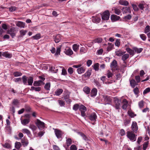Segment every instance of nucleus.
<instances>
[{
  "instance_id": "f257e3e1",
  "label": "nucleus",
  "mask_w": 150,
  "mask_h": 150,
  "mask_svg": "<svg viewBox=\"0 0 150 150\" xmlns=\"http://www.w3.org/2000/svg\"><path fill=\"white\" fill-rule=\"evenodd\" d=\"M127 137L132 142L135 141L136 137L135 134L131 131H127Z\"/></svg>"
},
{
  "instance_id": "f03ea898",
  "label": "nucleus",
  "mask_w": 150,
  "mask_h": 150,
  "mask_svg": "<svg viewBox=\"0 0 150 150\" xmlns=\"http://www.w3.org/2000/svg\"><path fill=\"white\" fill-rule=\"evenodd\" d=\"M110 14L108 10L105 11L101 15L102 19L104 21H107L108 20Z\"/></svg>"
},
{
  "instance_id": "7ed1b4c3",
  "label": "nucleus",
  "mask_w": 150,
  "mask_h": 150,
  "mask_svg": "<svg viewBox=\"0 0 150 150\" xmlns=\"http://www.w3.org/2000/svg\"><path fill=\"white\" fill-rule=\"evenodd\" d=\"M103 100L105 102V104H110L112 100V98L110 96L106 95L102 96Z\"/></svg>"
},
{
  "instance_id": "20e7f679",
  "label": "nucleus",
  "mask_w": 150,
  "mask_h": 150,
  "mask_svg": "<svg viewBox=\"0 0 150 150\" xmlns=\"http://www.w3.org/2000/svg\"><path fill=\"white\" fill-rule=\"evenodd\" d=\"M35 124L39 129H42L45 127V123L39 119H37Z\"/></svg>"
},
{
  "instance_id": "39448f33",
  "label": "nucleus",
  "mask_w": 150,
  "mask_h": 150,
  "mask_svg": "<svg viewBox=\"0 0 150 150\" xmlns=\"http://www.w3.org/2000/svg\"><path fill=\"white\" fill-rule=\"evenodd\" d=\"M79 110L80 111L81 115L83 117L85 116L86 115L85 112L86 111V108L83 105H81L79 108Z\"/></svg>"
},
{
  "instance_id": "423d86ee",
  "label": "nucleus",
  "mask_w": 150,
  "mask_h": 150,
  "mask_svg": "<svg viewBox=\"0 0 150 150\" xmlns=\"http://www.w3.org/2000/svg\"><path fill=\"white\" fill-rule=\"evenodd\" d=\"M131 128L132 131L136 133L138 130V127L137 122H133L131 125Z\"/></svg>"
},
{
  "instance_id": "0eeeda50",
  "label": "nucleus",
  "mask_w": 150,
  "mask_h": 150,
  "mask_svg": "<svg viewBox=\"0 0 150 150\" xmlns=\"http://www.w3.org/2000/svg\"><path fill=\"white\" fill-rule=\"evenodd\" d=\"M15 31V28L14 27H12L7 31V33L10 34L12 37L13 38L16 35Z\"/></svg>"
},
{
  "instance_id": "6e6552de",
  "label": "nucleus",
  "mask_w": 150,
  "mask_h": 150,
  "mask_svg": "<svg viewBox=\"0 0 150 150\" xmlns=\"http://www.w3.org/2000/svg\"><path fill=\"white\" fill-rule=\"evenodd\" d=\"M54 133L57 138H61L63 134L62 131L57 129H54Z\"/></svg>"
},
{
  "instance_id": "1a4fd4ad",
  "label": "nucleus",
  "mask_w": 150,
  "mask_h": 150,
  "mask_svg": "<svg viewBox=\"0 0 150 150\" xmlns=\"http://www.w3.org/2000/svg\"><path fill=\"white\" fill-rule=\"evenodd\" d=\"M97 118V116L95 112L92 113L89 116V119L92 121H96Z\"/></svg>"
},
{
  "instance_id": "9d476101",
  "label": "nucleus",
  "mask_w": 150,
  "mask_h": 150,
  "mask_svg": "<svg viewBox=\"0 0 150 150\" xmlns=\"http://www.w3.org/2000/svg\"><path fill=\"white\" fill-rule=\"evenodd\" d=\"M44 83L42 81L40 80L38 81H35L33 83V85L35 86H39L44 85Z\"/></svg>"
},
{
  "instance_id": "9b49d317",
  "label": "nucleus",
  "mask_w": 150,
  "mask_h": 150,
  "mask_svg": "<svg viewBox=\"0 0 150 150\" xmlns=\"http://www.w3.org/2000/svg\"><path fill=\"white\" fill-rule=\"evenodd\" d=\"M117 63V61L115 60H114L112 62L110 65V67L112 70H115L116 69Z\"/></svg>"
},
{
  "instance_id": "f8f14e48",
  "label": "nucleus",
  "mask_w": 150,
  "mask_h": 150,
  "mask_svg": "<svg viewBox=\"0 0 150 150\" xmlns=\"http://www.w3.org/2000/svg\"><path fill=\"white\" fill-rule=\"evenodd\" d=\"M110 18L112 21H115L119 20L120 17L115 15L113 14L111 15Z\"/></svg>"
},
{
  "instance_id": "ddd939ff",
  "label": "nucleus",
  "mask_w": 150,
  "mask_h": 150,
  "mask_svg": "<svg viewBox=\"0 0 150 150\" xmlns=\"http://www.w3.org/2000/svg\"><path fill=\"white\" fill-rule=\"evenodd\" d=\"M121 103V101L119 100H115V107L116 109H118L119 108Z\"/></svg>"
},
{
  "instance_id": "4468645a",
  "label": "nucleus",
  "mask_w": 150,
  "mask_h": 150,
  "mask_svg": "<svg viewBox=\"0 0 150 150\" xmlns=\"http://www.w3.org/2000/svg\"><path fill=\"white\" fill-rule=\"evenodd\" d=\"M29 118L25 119L23 120H21V121L22 124L23 125H25L28 124L30 122Z\"/></svg>"
},
{
  "instance_id": "2eb2a0df",
  "label": "nucleus",
  "mask_w": 150,
  "mask_h": 150,
  "mask_svg": "<svg viewBox=\"0 0 150 150\" xmlns=\"http://www.w3.org/2000/svg\"><path fill=\"white\" fill-rule=\"evenodd\" d=\"M122 10V11L123 13H130L131 10L129 7H123Z\"/></svg>"
},
{
  "instance_id": "dca6fc26",
  "label": "nucleus",
  "mask_w": 150,
  "mask_h": 150,
  "mask_svg": "<svg viewBox=\"0 0 150 150\" xmlns=\"http://www.w3.org/2000/svg\"><path fill=\"white\" fill-rule=\"evenodd\" d=\"M25 23L19 21L16 24V25L18 27L22 28H24L25 26Z\"/></svg>"
},
{
  "instance_id": "f3484780",
  "label": "nucleus",
  "mask_w": 150,
  "mask_h": 150,
  "mask_svg": "<svg viewBox=\"0 0 150 150\" xmlns=\"http://www.w3.org/2000/svg\"><path fill=\"white\" fill-rule=\"evenodd\" d=\"M100 19L97 16L92 17V21L94 23H98L100 22Z\"/></svg>"
},
{
  "instance_id": "a211bd4d",
  "label": "nucleus",
  "mask_w": 150,
  "mask_h": 150,
  "mask_svg": "<svg viewBox=\"0 0 150 150\" xmlns=\"http://www.w3.org/2000/svg\"><path fill=\"white\" fill-rule=\"evenodd\" d=\"M97 90L96 88L93 89L91 91V97L95 96H96L97 93Z\"/></svg>"
},
{
  "instance_id": "6ab92c4d",
  "label": "nucleus",
  "mask_w": 150,
  "mask_h": 150,
  "mask_svg": "<svg viewBox=\"0 0 150 150\" xmlns=\"http://www.w3.org/2000/svg\"><path fill=\"white\" fill-rule=\"evenodd\" d=\"M63 90L62 89H58L55 92V94L56 96H59L63 92Z\"/></svg>"
},
{
  "instance_id": "aec40b11",
  "label": "nucleus",
  "mask_w": 150,
  "mask_h": 150,
  "mask_svg": "<svg viewBox=\"0 0 150 150\" xmlns=\"http://www.w3.org/2000/svg\"><path fill=\"white\" fill-rule=\"evenodd\" d=\"M112 10H114L115 13L117 15H120L121 13V11L120 9L115 7L112 8Z\"/></svg>"
},
{
  "instance_id": "412c9836",
  "label": "nucleus",
  "mask_w": 150,
  "mask_h": 150,
  "mask_svg": "<svg viewBox=\"0 0 150 150\" xmlns=\"http://www.w3.org/2000/svg\"><path fill=\"white\" fill-rule=\"evenodd\" d=\"M64 52L67 55H71L73 53L72 51L70 48H68L67 50H65Z\"/></svg>"
},
{
  "instance_id": "4be33fe9",
  "label": "nucleus",
  "mask_w": 150,
  "mask_h": 150,
  "mask_svg": "<svg viewBox=\"0 0 150 150\" xmlns=\"http://www.w3.org/2000/svg\"><path fill=\"white\" fill-rule=\"evenodd\" d=\"M27 31L26 30H22L19 31V33L20 35L19 36L20 37H23V36L25 35Z\"/></svg>"
},
{
  "instance_id": "5701e85b",
  "label": "nucleus",
  "mask_w": 150,
  "mask_h": 150,
  "mask_svg": "<svg viewBox=\"0 0 150 150\" xmlns=\"http://www.w3.org/2000/svg\"><path fill=\"white\" fill-rule=\"evenodd\" d=\"M119 3L121 5L125 6H127L129 4V3L128 1L123 0H120L119 1Z\"/></svg>"
},
{
  "instance_id": "b1692460",
  "label": "nucleus",
  "mask_w": 150,
  "mask_h": 150,
  "mask_svg": "<svg viewBox=\"0 0 150 150\" xmlns=\"http://www.w3.org/2000/svg\"><path fill=\"white\" fill-rule=\"evenodd\" d=\"M21 143H22L23 145L24 146H26L28 144V142L27 140L25 139H23L21 140Z\"/></svg>"
},
{
  "instance_id": "393cba45",
  "label": "nucleus",
  "mask_w": 150,
  "mask_h": 150,
  "mask_svg": "<svg viewBox=\"0 0 150 150\" xmlns=\"http://www.w3.org/2000/svg\"><path fill=\"white\" fill-rule=\"evenodd\" d=\"M85 69L83 67H81L77 69V71L79 74H82L85 71Z\"/></svg>"
},
{
  "instance_id": "a878e982",
  "label": "nucleus",
  "mask_w": 150,
  "mask_h": 150,
  "mask_svg": "<svg viewBox=\"0 0 150 150\" xmlns=\"http://www.w3.org/2000/svg\"><path fill=\"white\" fill-rule=\"evenodd\" d=\"M61 47V46H60L57 48L56 52L55 54V55L56 56H58L60 54Z\"/></svg>"
},
{
  "instance_id": "bb28decb",
  "label": "nucleus",
  "mask_w": 150,
  "mask_h": 150,
  "mask_svg": "<svg viewBox=\"0 0 150 150\" xmlns=\"http://www.w3.org/2000/svg\"><path fill=\"white\" fill-rule=\"evenodd\" d=\"M27 81L28 84L29 85H32L33 81V78L32 77L30 76L28 79Z\"/></svg>"
},
{
  "instance_id": "cd10ccee",
  "label": "nucleus",
  "mask_w": 150,
  "mask_h": 150,
  "mask_svg": "<svg viewBox=\"0 0 150 150\" xmlns=\"http://www.w3.org/2000/svg\"><path fill=\"white\" fill-rule=\"evenodd\" d=\"M64 99L67 103H70L71 102V100L69 99V95L67 94L64 97Z\"/></svg>"
},
{
  "instance_id": "c85d7f7f",
  "label": "nucleus",
  "mask_w": 150,
  "mask_h": 150,
  "mask_svg": "<svg viewBox=\"0 0 150 150\" xmlns=\"http://www.w3.org/2000/svg\"><path fill=\"white\" fill-rule=\"evenodd\" d=\"M61 40V35H57L54 39V41L56 43L59 42Z\"/></svg>"
},
{
  "instance_id": "c756f323",
  "label": "nucleus",
  "mask_w": 150,
  "mask_h": 150,
  "mask_svg": "<svg viewBox=\"0 0 150 150\" xmlns=\"http://www.w3.org/2000/svg\"><path fill=\"white\" fill-rule=\"evenodd\" d=\"M3 56L8 58H10L12 56V54H9L7 52H3Z\"/></svg>"
},
{
  "instance_id": "7c9ffc66",
  "label": "nucleus",
  "mask_w": 150,
  "mask_h": 150,
  "mask_svg": "<svg viewBox=\"0 0 150 150\" xmlns=\"http://www.w3.org/2000/svg\"><path fill=\"white\" fill-rule=\"evenodd\" d=\"M126 50L130 55H133L134 54V50H132L129 48H126Z\"/></svg>"
},
{
  "instance_id": "2f4dec72",
  "label": "nucleus",
  "mask_w": 150,
  "mask_h": 150,
  "mask_svg": "<svg viewBox=\"0 0 150 150\" xmlns=\"http://www.w3.org/2000/svg\"><path fill=\"white\" fill-rule=\"evenodd\" d=\"M83 91L86 93L88 94L90 93V89L87 86H85L84 88Z\"/></svg>"
},
{
  "instance_id": "473e14b6",
  "label": "nucleus",
  "mask_w": 150,
  "mask_h": 150,
  "mask_svg": "<svg viewBox=\"0 0 150 150\" xmlns=\"http://www.w3.org/2000/svg\"><path fill=\"white\" fill-rule=\"evenodd\" d=\"M128 114L129 116L131 118L134 117L136 116V115L134 114V112L131 111H129L128 112Z\"/></svg>"
},
{
  "instance_id": "72a5a7b5",
  "label": "nucleus",
  "mask_w": 150,
  "mask_h": 150,
  "mask_svg": "<svg viewBox=\"0 0 150 150\" xmlns=\"http://www.w3.org/2000/svg\"><path fill=\"white\" fill-rule=\"evenodd\" d=\"M22 131L23 133L26 134L28 135H30L31 134L30 131L27 129H22Z\"/></svg>"
},
{
  "instance_id": "f704fd0d",
  "label": "nucleus",
  "mask_w": 150,
  "mask_h": 150,
  "mask_svg": "<svg viewBox=\"0 0 150 150\" xmlns=\"http://www.w3.org/2000/svg\"><path fill=\"white\" fill-rule=\"evenodd\" d=\"M108 45L107 48V51L109 52L112 49L113 47V45L110 43H108Z\"/></svg>"
},
{
  "instance_id": "c9c22d12",
  "label": "nucleus",
  "mask_w": 150,
  "mask_h": 150,
  "mask_svg": "<svg viewBox=\"0 0 150 150\" xmlns=\"http://www.w3.org/2000/svg\"><path fill=\"white\" fill-rule=\"evenodd\" d=\"M130 84L132 88H134L137 85L136 82L134 79L130 80Z\"/></svg>"
},
{
  "instance_id": "e433bc0d",
  "label": "nucleus",
  "mask_w": 150,
  "mask_h": 150,
  "mask_svg": "<svg viewBox=\"0 0 150 150\" xmlns=\"http://www.w3.org/2000/svg\"><path fill=\"white\" fill-rule=\"evenodd\" d=\"M72 143V140L71 139L69 138L66 139V144L67 146H69Z\"/></svg>"
},
{
  "instance_id": "4c0bfd02",
  "label": "nucleus",
  "mask_w": 150,
  "mask_h": 150,
  "mask_svg": "<svg viewBox=\"0 0 150 150\" xmlns=\"http://www.w3.org/2000/svg\"><path fill=\"white\" fill-rule=\"evenodd\" d=\"M41 88L40 87H35L34 86H32L30 90H35L36 91H39L41 90Z\"/></svg>"
},
{
  "instance_id": "58836bf2",
  "label": "nucleus",
  "mask_w": 150,
  "mask_h": 150,
  "mask_svg": "<svg viewBox=\"0 0 150 150\" xmlns=\"http://www.w3.org/2000/svg\"><path fill=\"white\" fill-rule=\"evenodd\" d=\"M91 74V71L90 70L88 71L83 75L85 77L88 78Z\"/></svg>"
},
{
  "instance_id": "ea45409f",
  "label": "nucleus",
  "mask_w": 150,
  "mask_h": 150,
  "mask_svg": "<svg viewBox=\"0 0 150 150\" xmlns=\"http://www.w3.org/2000/svg\"><path fill=\"white\" fill-rule=\"evenodd\" d=\"M29 127L33 131H34L37 129V127L35 125L33 124H30L29 126Z\"/></svg>"
},
{
  "instance_id": "a19ab883",
  "label": "nucleus",
  "mask_w": 150,
  "mask_h": 150,
  "mask_svg": "<svg viewBox=\"0 0 150 150\" xmlns=\"http://www.w3.org/2000/svg\"><path fill=\"white\" fill-rule=\"evenodd\" d=\"M21 146V144L20 142H16L15 143V147L17 149H19Z\"/></svg>"
},
{
  "instance_id": "79ce46f5",
  "label": "nucleus",
  "mask_w": 150,
  "mask_h": 150,
  "mask_svg": "<svg viewBox=\"0 0 150 150\" xmlns=\"http://www.w3.org/2000/svg\"><path fill=\"white\" fill-rule=\"evenodd\" d=\"M50 87V84L49 83H46L45 86L44 88L47 91H49Z\"/></svg>"
},
{
  "instance_id": "37998d69",
  "label": "nucleus",
  "mask_w": 150,
  "mask_h": 150,
  "mask_svg": "<svg viewBox=\"0 0 150 150\" xmlns=\"http://www.w3.org/2000/svg\"><path fill=\"white\" fill-rule=\"evenodd\" d=\"M79 45L77 44H75L73 45V49L74 51L75 52L79 50Z\"/></svg>"
},
{
  "instance_id": "c03bdc74",
  "label": "nucleus",
  "mask_w": 150,
  "mask_h": 150,
  "mask_svg": "<svg viewBox=\"0 0 150 150\" xmlns=\"http://www.w3.org/2000/svg\"><path fill=\"white\" fill-rule=\"evenodd\" d=\"M150 31V26L147 25L145 28L144 30V33H146Z\"/></svg>"
},
{
  "instance_id": "a18cd8bd",
  "label": "nucleus",
  "mask_w": 150,
  "mask_h": 150,
  "mask_svg": "<svg viewBox=\"0 0 150 150\" xmlns=\"http://www.w3.org/2000/svg\"><path fill=\"white\" fill-rule=\"evenodd\" d=\"M32 38H33L34 39L38 40L40 39L41 38V36L40 34L38 33L36 34L35 36H33L32 37Z\"/></svg>"
},
{
  "instance_id": "49530a36",
  "label": "nucleus",
  "mask_w": 150,
  "mask_h": 150,
  "mask_svg": "<svg viewBox=\"0 0 150 150\" xmlns=\"http://www.w3.org/2000/svg\"><path fill=\"white\" fill-rule=\"evenodd\" d=\"M116 55L118 56H120L122 55L124 52L120 51H117L115 52Z\"/></svg>"
},
{
  "instance_id": "de8ad7c7",
  "label": "nucleus",
  "mask_w": 150,
  "mask_h": 150,
  "mask_svg": "<svg viewBox=\"0 0 150 150\" xmlns=\"http://www.w3.org/2000/svg\"><path fill=\"white\" fill-rule=\"evenodd\" d=\"M22 79L24 84L27 85V82L28 79L27 77L25 76H23L22 77Z\"/></svg>"
},
{
  "instance_id": "09e8293b",
  "label": "nucleus",
  "mask_w": 150,
  "mask_h": 150,
  "mask_svg": "<svg viewBox=\"0 0 150 150\" xmlns=\"http://www.w3.org/2000/svg\"><path fill=\"white\" fill-rule=\"evenodd\" d=\"M129 57V55L128 54H125L123 55L122 57V59L123 61L126 60Z\"/></svg>"
},
{
  "instance_id": "8fccbe9b",
  "label": "nucleus",
  "mask_w": 150,
  "mask_h": 150,
  "mask_svg": "<svg viewBox=\"0 0 150 150\" xmlns=\"http://www.w3.org/2000/svg\"><path fill=\"white\" fill-rule=\"evenodd\" d=\"M149 142H145L143 144V150H146L147 147L149 145Z\"/></svg>"
},
{
  "instance_id": "3c124183",
  "label": "nucleus",
  "mask_w": 150,
  "mask_h": 150,
  "mask_svg": "<svg viewBox=\"0 0 150 150\" xmlns=\"http://www.w3.org/2000/svg\"><path fill=\"white\" fill-rule=\"evenodd\" d=\"M108 78L112 77L113 76V74L110 70L107 71V73L106 74Z\"/></svg>"
},
{
  "instance_id": "603ef678",
  "label": "nucleus",
  "mask_w": 150,
  "mask_h": 150,
  "mask_svg": "<svg viewBox=\"0 0 150 150\" xmlns=\"http://www.w3.org/2000/svg\"><path fill=\"white\" fill-rule=\"evenodd\" d=\"M138 105L140 108H142L144 105V102L143 100H141L138 103Z\"/></svg>"
},
{
  "instance_id": "864d4df0",
  "label": "nucleus",
  "mask_w": 150,
  "mask_h": 150,
  "mask_svg": "<svg viewBox=\"0 0 150 150\" xmlns=\"http://www.w3.org/2000/svg\"><path fill=\"white\" fill-rule=\"evenodd\" d=\"M2 146L4 147L7 148H10L11 146V144L8 143H5L4 144H3Z\"/></svg>"
},
{
  "instance_id": "5fc2aeb1",
  "label": "nucleus",
  "mask_w": 150,
  "mask_h": 150,
  "mask_svg": "<svg viewBox=\"0 0 150 150\" xmlns=\"http://www.w3.org/2000/svg\"><path fill=\"white\" fill-rule=\"evenodd\" d=\"M99 64L98 63L95 64L93 66V68L96 71H98L99 69Z\"/></svg>"
},
{
  "instance_id": "6e6d98bb",
  "label": "nucleus",
  "mask_w": 150,
  "mask_h": 150,
  "mask_svg": "<svg viewBox=\"0 0 150 150\" xmlns=\"http://www.w3.org/2000/svg\"><path fill=\"white\" fill-rule=\"evenodd\" d=\"M140 37L141 39L143 41L146 40V37L144 34H141L140 35Z\"/></svg>"
},
{
  "instance_id": "4d7b16f0",
  "label": "nucleus",
  "mask_w": 150,
  "mask_h": 150,
  "mask_svg": "<svg viewBox=\"0 0 150 150\" xmlns=\"http://www.w3.org/2000/svg\"><path fill=\"white\" fill-rule=\"evenodd\" d=\"M79 105L77 104H75L73 107V109L75 111H76L79 108Z\"/></svg>"
},
{
  "instance_id": "13d9d810",
  "label": "nucleus",
  "mask_w": 150,
  "mask_h": 150,
  "mask_svg": "<svg viewBox=\"0 0 150 150\" xmlns=\"http://www.w3.org/2000/svg\"><path fill=\"white\" fill-rule=\"evenodd\" d=\"M8 8L9 9L10 11L12 12L16 10V7L15 6H11L10 7Z\"/></svg>"
},
{
  "instance_id": "bf43d9fd",
  "label": "nucleus",
  "mask_w": 150,
  "mask_h": 150,
  "mask_svg": "<svg viewBox=\"0 0 150 150\" xmlns=\"http://www.w3.org/2000/svg\"><path fill=\"white\" fill-rule=\"evenodd\" d=\"M150 92V88L148 87L146 88L143 91V94H145Z\"/></svg>"
},
{
  "instance_id": "052dcab7",
  "label": "nucleus",
  "mask_w": 150,
  "mask_h": 150,
  "mask_svg": "<svg viewBox=\"0 0 150 150\" xmlns=\"http://www.w3.org/2000/svg\"><path fill=\"white\" fill-rule=\"evenodd\" d=\"M13 74L15 76L17 77L21 76L22 74L20 72H16L14 73Z\"/></svg>"
},
{
  "instance_id": "680f3d73",
  "label": "nucleus",
  "mask_w": 150,
  "mask_h": 150,
  "mask_svg": "<svg viewBox=\"0 0 150 150\" xmlns=\"http://www.w3.org/2000/svg\"><path fill=\"white\" fill-rule=\"evenodd\" d=\"M2 28L5 30H6L8 29V25L4 23L2 24L1 25Z\"/></svg>"
},
{
  "instance_id": "e2e57ef3",
  "label": "nucleus",
  "mask_w": 150,
  "mask_h": 150,
  "mask_svg": "<svg viewBox=\"0 0 150 150\" xmlns=\"http://www.w3.org/2000/svg\"><path fill=\"white\" fill-rule=\"evenodd\" d=\"M134 50L136 52H137V53H139L142 52V48H140L139 49L135 48Z\"/></svg>"
},
{
  "instance_id": "0e129e2a",
  "label": "nucleus",
  "mask_w": 150,
  "mask_h": 150,
  "mask_svg": "<svg viewBox=\"0 0 150 150\" xmlns=\"http://www.w3.org/2000/svg\"><path fill=\"white\" fill-rule=\"evenodd\" d=\"M131 121V120H126L124 122V124L125 126L129 124Z\"/></svg>"
},
{
  "instance_id": "69168bd1",
  "label": "nucleus",
  "mask_w": 150,
  "mask_h": 150,
  "mask_svg": "<svg viewBox=\"0 0 150 150\" xmlns=\"http://www.w3.org/2000/svg\"><path fill=\"white\" fill-rule=\"evenodd\" d=\"M58 101L59 105L61 106H63L65 105L64 102L62 100H59Z\"/></svg>"
},
{
  "instance_id": "338daca9",
  "label": "nucleus",
  "mask_w": 150,
  "mask_h": 150,
  "mask_svg": "<svg viewBox=\"0 0 150 150\" xmlns=\"http://www.w3.org/2000/svg\"><path fill=\"white\" fill-rule=\"evenodd\" d=\"M133 10L136 11H137L138 10L139 8L135 4H132V5Z\"/></svg>"
},
{
  "instance_id": "774afa93",
  "label": "nucleus",
  "mask_w": 150,
  "mask_h": 150,
  "mask_svg": "<svg viewBox=\"0 0 150 150\" xmlns=\"http://www.w3.org/2000/svg\"><path fill=\"white\" fill-rule=\"evenodd\" d=\"M77 148L76 146L74 145H72L70 147V150H77Z\"/></svg>"
}]
</instances>
